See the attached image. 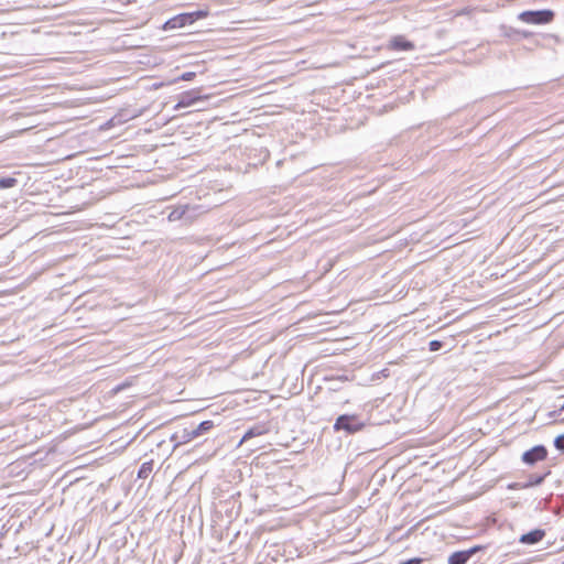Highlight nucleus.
Instances as JSON below:
<instances>
[{
	"label": "nucleus",
	"mask_w": 564,
	"mask_h": 564,
	"mask_svg": "<svg viewBox=\"0 0 564 564\" xmlns=\"http://www.w3.org/2000/svg\"><path fill=\"white\" fill-rule=\"evenodd\" d=\"M196 76V74L194 72H186V73H183L178 79L180 80H185V82H188V80H192L194 77Z\"/></svg>",
	"instance_id": "nucleus-18"
},
{
	"label": "nucleus",
	"mask_w": 564,
	"mask_h": 564,
	"mask_svg": "<svg viewBox=\"0 0 564 564\" xmlns=\"http://www.w3.org/2000/svg\"><path fill=\"white\" fill-rule=\"evenodd\" d=\"M153 460L144 462L138 471V477L144 479L148 478L153 470Z\"/></svg>",
	"instance_id": "nucleus-12"
},
{
	"label": "nucleus",
	"mask_w": 564,
	"mask_h": 564,
	"mask_svg": "<svg viewBox=\"0 0 564 564\" xmlns=\"http://www.w3.org/2000/svg\"><path fill=\"white\" fill-rule=\"evenodd\" d=\"M422 562H423V560H422V558H420V557H413V558H410V560H408V561H405V562H402V563H400V564H421Z\"/></svg>",
	"instance_id": "nucleus-19"
},
{
	"label": "nucleus",
	"mask_w": 564,
	"mask_h": 564,
	"mask_svg": "<svg viewBox=\"0 0 564 564\" xmlns=\"http://www.w3.org/2000/svg\"><path fill=\"white\" fill-rule=\"evenodd\" d=\"M202 100V97L195 90L184 91L180 95L178 101L175 105V109L186 108L195 105L197 101Z\"/></svg>",
	"instance_id": "nucleus-6"
},
{
	"label": "nucleus",
	"mask_w": 564,
	"mask_h": 564,
	"mask_svg": "<svg viewBox=\"0 0 564 564\" xmlns=\"http://www.w3.org/2000/svg\"><path fill=\"white\" fill-rule=\"evenodd\" d=\"M215 426L214 422L210 421V420H207V421H203L202 423H199L196 427H194L197 436H202L203 434H205L206 432H208L209 430H212L213 427Z\"/></svg>",
	"instance_id": "nucleus-13"
},
{
	"label": "nucleus",
	"mask_w": 564,
	"mask_h": 564,
	"mask_svg": "<svg viewBox=\"0 0 564 564\" xmlns=\"http://www.w3.org/2000/svg\"><path fill=\"white\" fill-rule=\"evenodd\" d=\"M554 446L556 447V449H558L561 452H564V434L563 435H558L554 440Z\"/></svg>",
	"instance_id": "nucleus-17"
},
{
	"label": "nucleus",
	"mask_w": 564,
	"mask_h": 564,
	"mask_svg": "<svg viewBox=\"0 0 564 564\" xmlns=\"http://www.w3.org/2000/svg\"><path fill=\"white\" fill-rule=\"evenodd\" d=\"M198 436H197L194 427H192V429H183L181 431L175 432L172 435L171 441L174 443V446L177 447L180 445L189 443L191 441H193Z\"/></svg>",
	"instance_id": "nucleus-5"
},
{
	"label": "nucleus",
	"mask_w": 564,
	"mask_h": 564,
	"mask_svg": "<svg viewBox=\"0 0 564 564\" xmlns=\"http://www.w3.org/2000/svg\"><path fill=\"white\" fill-rule=\"evenodd\" d=\"M18 181L14 177H2L0 178V189L11 188L17 185Z\"/></svg>",
	"instance_id": "nucleus-15"
},
{
	"label": "nucleus",
	"mask_w": 564,
	"mask_h": 564,
	"mask_svg": "<svg viewBox=\"0 0 564 564\" xmlns=\"http://www.w3.org/2000/svg\"><path fill=\"white\" fill-rule=\"evenodd\" d=\"M545 476H546V474H544V475H536V474L530 475L529 479H528V482L524 485V487H532V486L541 485L543 482Z\"/></svg>",
	"instance_id": "nucleus-14"
},
{
	"label": "nucleus",
	"mask_w": 564,
	"mask_h": 564,
	"mask_svg": "<svg viewBox=\"0 0 564 564\" xmlns=\"http://www.w3.org/2000/svg\"><path fill=\"white\" fill-rule=\"evenodd\" d=\"M545 535V531L541 529L532 530L525 534H522L519 539V541L523 544H536L540 542Z\"/></svg>",
	"instance_id": "nucleus-8"
},
{
	"label": "nucleus",
	"mask_w": 564,
	"mask_h": 564,
	"mask_svg": "<svg viewBox=\"0 0 564 564\" xmlns=\"http://www.w3.org/2000/svg\"><path fill=\"white\" fill-rule=\"evenodd\" d=\"M547 449L543 445H536L522 454V462L527 465H534L535 463L545 459Z\"/></svg>",
	"instance_id": "nucleus-3"
},
{
	"label": "nucleus",
	"mask_w": 564,
	"mask_h": 564,
	"mask_svg": "<svg viewBox=\"0 0 564 564\" xmlns=\"http://www.w3.org/2000/svg\"><path fill=\"white\" fill-rule=\"evenodd\" d=\"M184 215H186V212L183 209V205H180L170 212L167 219L169 221L184 220Z\"/></svg>",
	"instance_id": "nucleus-11"
},
{
	"label": "nucleus",
	"mask_w": 564,
	"mask_h": 564,
	"mask_svg": "<svg viewBox=\"0 0 564 564\" xmlns=\"http://www.w3.org/2000/svg\"><path fill=\"white\" fill-rule=\"evenodd\" d=\"M518 18L528 24H546L553 20L554 13L551 10L523 11Z\"/></svg>",
	"instance_id": "nucleus-2"
},
{
	"label": "nucleus",
	"mask_w": 564,
	"mask_h": 564,
	"mask_svg": "<svg viewBox=\"0 0 564 564\" xmlns=\"http://www.w3.org/2000/svg\"><path fill=\"white\" fill-rule=\"evenodd\" d=\"M517 33H518V34H521V35H522V36H524V37H527V36H528V32H524V31H523V32H519V31H518Z\"/></svg>",
	"instance_id": "nucleus-20"
},
{
	"label": "nucleus",
	"mask_w": 564,
	"mask_h": 564,
	"mask_svg": "<svg viewBox=\"0 0 564 564\" xmlns=\"http://www.w3.org/2000/svg\"><path fill=\"white\" fill-rule=\"evenodd\" d=\"M442 347H443V343H442L441 340H436V339H434V340H431V341L429 343V348H430V350H431V351H437V350H440Z\"/></svg>",
	"instance_id": "nucleus-16"
},
{
	"label": "nucleus",
	"mask_w": 564,
	"mask_h": 564,
	"mask_svg": "<svg viewBox=\"0 0 564 564\" xmlns=\"http://www.w3.org/2000/svg\"><path fill=\"white\" fill-rule=\"evenodd\" d=\"M390 46L397 51H411L414 48V44L405 40L403 36H394L391 40Z\"/></svg>",
	"instance_id": "nucleus-10"
},
{
	"label": "nucleus",
	"mask_w": 564,
	"mask_h": 564,
	"mask_svg": "<svg viewBox=\"0 0 564 564\" xmlns=\"http://www.w3.org/2000/svg\"><path fill=\"white\" fill-rule=\"evenodd\" d=\"M268 432H269V426L267 423H257L246 431L240 443L247 442L248 440H250L252 437L264 435Z\"/></svg>",
	"instance_id": "nucleus-7"
},
{
	"label": "nucleus",
	"mask_w": 564,
	"mask_h": 564,
	"mask_svg": "<svg viewBox=\"0 0 564 564\" xmlns=\"http://www.w3.org/2000/svg\"><path fill=\"white\" fill-rule=\"evenodd\" d=\"M198 15H200V17H205V15H206V12H198Z\"/></svg>",
	"instance_id": "nucleus-21"
},
{
	"label": "nucleus",
	"mask_w": 564,
	"mask_h": 564,
	"mask_svg": "<svg viewBox=\"0 0 564 564\" xmlns=\"http://www.w3.org/2000/svg\"><path fill=\"white\" fill-rule=\"evenodd\" d=\"M183 209L186 212V215H184L185 223L194 221L199 215L206 212L202 205L185 204L183 205Z\"/></svg>",
	"instance_id": "nucleus-9"
},
{
	"label": "nucleus",
	"mask_w": 564,
	"mask_h": 564,
	"mask_svg": "<svg viewBox=\"0 0 564 564\" xmlns=\"http://www.w3.org/2000/svg\"><path fill=\"white\" fill-rule=\"evenodd\" d=\"M365 426V423L359 420L357 415L343 414L336 419L334 429L336 431H346L349 434L359 432Z\"/></svg>",
	"instance_id": "nucleus-1"
},
{
	"label": "nucleus",
	"mask_w": 564,
	"mask_h": 564,
	"mask_svg": "<svg viewBox=\"0 0 564 564\" xmlns=\"http://www.w3.org/2000/svg\"><path fill=\"white\" fill-rule=\"evenodd\" d=\"M479 550H481V546H473L468 550L454 552L448 557V564H466Z\"/></svg>",
	"instance_id": "nucleus-4"
}]
</instances>
